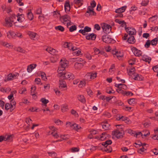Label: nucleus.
<instances>
[{
	"instance_id": "nucleus-1",
	"label": "nucleus",
	"mask_w": 158,
	"mask_h": 158,
	"mask_svg": "<svg viewBox=\"0 0 158 158\" xmlns=\"http://www.w3.org/2000/svg\"><path fill=\"white\" fill-rule=\"evenodd\" d=\"M58 76L63 79H67L70 80L72 79H73L74 78V75L72 73L69 72L66 73H63L62 72H59Z\"/></svg>"
},
{
	"instance_id": "nucleus-2",
	"label": "nucleus",
	"mask_w": 158,
	"mask_h": 158,
	"mask_svg": "<svg viewBox=\"0 0 158 158\" xmlns=\"http://www.w3.org/2000/svg\"><path fill=\"white\" fill-rule=\"evenodd\" d=\"M102 39L103 42L107 44L114 43L115 42V41L108 35H103L102 37Z\"/></svg>"
},
{
	"instance_id": "nucleus-3",
	"label": "nucleus",
	"mask_w": 158,
	"mask_h": 158,
	"mask_svg": "<svg viewBox=\"0 0 158 158\" xmlns=\"http://www.w3.org/2000/svg\"><path fill=\"white\" fill-rule=\"evenodd\" d=\"M112 135H115L117 139L122 138L123 137V135H124V131L123 130H116L112 131Z\"/></svg>"
},
{
	"instance_id": "nucleus-4",
	"label": "nucleus",
	"mask_w": 158,
	"mask_h": 158,
	"mask_svg": "<svg viewBox=\"0 0 158 158\" xmlns=\"http://www.w3.org/2000/svg\"><path fill=\"white\" fill-rule=\"evenodd\" d=\"M101 26L103 32L106 34L109 33L111 30V26L105 23L101 24Z\"/></svg>"
},
{
	"instance_id": "nucleus-5",
	"label": "nucleus",
	"mask_w": 158,
	"mask_h": 158,
	"mask_svg": "<svg viewBox=\"0 0 158 158\" xmlns=\"http://www.w3.org/2000/svg\"><path fill=\"white\" fill-rule=\"evenodd\" d=\"M125 29L130 36L132 35H134L136 34V31L134 28H132L129 27H127L126 24H125Z\"/></svg>"
},
{
	"instance_id": "nucleus-6",
	"label": "nucleus",
	"mask_w": 158,
	"mask_h": 158,
	"mask_svg": "<svg viewBox=\"0 0 158 158\" xmlns=\"http://www.w3.org/2000/svg\"><path fill=\"white\" fill-rule=\"evenodd\" d=\"M60 63V66L58 68V71H63L67 65L66 61H63L61 59Z\"/></svg>"
},
{
	"instance_id": "nucleus-7",
	"label": "nucleus",
	"mask_w": 158,
	"mask_h": 158,
	"mask_svg": "<svg viewBox=\"0 0 158 158\" xmlns=\"http://www.w3.org/2000/svg\"><path fill=\"white\" fill-rule=\"evenodd\" d=\"M60 20L61 22L65 24L67 21H70L71 20L70 17L67 15H65L61 16H60Z\"/></svg>"
},
{
	"instance_id": "nucleus-8",
	"label": "nucleus",
	"mask_w": 158,
	"mask_h": 158,
	"mask_svg": "<svg viewBox=\"0 0 158 158\" xmlns=\"http://www.w3.org/2000/svg\"><path fill=\"white\" fill-rule=\"evenodd\" d=\"M86 38L87 40H94L95 39L96 37V35L94 33H91L86 36Z\"/></svg>"
},
{
	"instance_id": "nucleus-9",
	"label": "nucleus",
	"mask_w": 158,
	"mask_h": 158,
	"mask_svg": "<svg viewBox=\"0 0 158 158\" xmlns=\"http://www.w3.org/2000/svg\"><path fill=\"white\" fill-rule=\"evenodd\" d=\"M71 49L73 51V54L74 55H77L78 56L81 54V51L80 50H78L76 47L74 48L72 46Z\"/></svg>"
},
{
	"instance_id": "nucleus-10",
	"label": "nucleus",
	"mask_w": 158,
	"mask_h": 158,
	"mask_svg": "<svg viewBox=\"0 0 158 158\" xmlns=\"http://www.w3.org/2000/svg\"><path fill=\"white\" fill-rule=\"evenodd\" d=\"M132 49L134 51V54L135 56H139L141 55V51L139 50L135 47H133Z\"/></svg>"
},
{
	"instance_id": "nucleus-11",
	"label": "nucleus",
	"mask_w": 158,
	"mask_h": 158,
	"mask_svg": "<svg viewBox=\"0 0 158 158\" xmlns=\"http://www.w3.org/2000/svg\"><path fill=\"white\" fill-rule=\"evenodd\" d=\"M36 66V64H32L29 65L27 68V72L28 73H31L35 68Z\"/></svg>"
},
{
	"instance_id": "nucleus-12",
	"label": "nucleus",
	"mask_w": 158,
	"mask_h": 158,
	"mask_svg": "<svg viewBox=\"0 0 158 158\" xmlns=\"http://www.w3.org/2000/svg\"><path fill=\"white\" fill-rule=\"evenodd\" d=\"M69 1H67L64 4V9L65 11L67 12H69L70 9V5L69 3Z\"/></svg>"
},
{
	"instance_id": "nucleus-13",
	"label": "nucleus",
	"mask_w": 158,
	"mask_h": 158,
	"mask_svg": "<svg viewBox=\"0 0 158 158\" xmlns=\"http://www.w3.org/2000/svg\"><path fill=\"white\" fill-rule=\"evenodd\" d=\"M126 8L127 6H123L121 8L116 9L115 10V12L116 13H122L123 12L125 11Z\"/></svg>"
},
{
	"instance_id": "nucleus-14",
	"label": "nucleus",
	"mask_w": 158,
	"mask_h": 158,
	"mask_svg": "<svg viewBox=\"0 0 158 158\" xmlns=\"http://www.w3.org/2000/svg\"><path fill=\"white\" fill-rule=\"evenodd\" d=\"M28 12L27 13V17L29 19L31 20L33 18V15L31 11V9L28 10Z\"/></svg>"
},
{
	"instance_id": "nucleus-15",
	"label": "nucleus",
	"mask_w": 158,
	"mask_h": 158,
	"mask_svg": "<svg viewBox=\"0 0 158 158\" xmlns=\"http://www.w3.org/2000/svg\"><path fill=\"white\" fill-rule=\"evenodd\" d=\"M83 66V64L82 63H79L76 62L75 63L74 65V68L76 69H80Z\"/></svg>"
},
{
	"instance_id": "nucleus-16",
	"label": "nucleus",
	"mask_w": 158,
	"mask_h": 158,
	"mask_svg": "<svg viewBox=\"0 0 158 158\" xmlns=\"http://www.w3.org/2000/svg\"><path fill=\"white\" fill-rule=\"evenodd\" d=\"M5 22L4 25L6 27H11L12 26V23L9 21V20L7 18H6L5 19Z\"/></svg>"
},
{
	"instance_id": "nucleus-17",
	"label": "nucleus",
	"mask_w": 158,
	"mask_h": 158,
	"mask_svg": "<svg viewBox=\"0 0 158 158\" xmlns=\"http://www.w3.org/2000/svg\"><path fill=\"white\" fill-rule=\"evenodd\" d=\"M127 41L130 44H134L135 41L134 36L130 35L127 40Z\"/></svg>"
},
{
	"instance_id": "nucleus-18",
	"label": "nucleus",
	"mask_w": 158,
	"mask_h": 158,
	"mask_svg": "<svg viewBox=\"0 0 158 158\" xmlns=\"http://www.w3.org/2000/svg\"><path fill=\"white\" fill-rule=\"evenodd\" d=\"M101 124L103 129H104L105 130H108L110 126V125L107 122L102 123Z\"/></svg>"
},
{
	"instance_id": "nucleus-19",
	"label": "nucleus",
	"mask_w": 158,
	"mask_h": 158,
	"mask_svg": "<svg viewBox=\"0 0 158 158\" xmlns=\"http://www.w3.org/2000/svg\"><path fill=\"white\" fill-rule=\"evenodd\" d=\"M59 87L60 88H65L66 87L65 82L63 80H59Z\"/></svg>"
},
{
	"instance_id": "nucleus-20",
	"label": "nucleus",
	"mask_w": 158,
	"mask_h": 158,
	"mask_svg": "<svg viewBox=\"0 0 158 158\" xmlns=\"http://www.w3.org/2000/svg\"><path fill=\"white\" fill-rule=\"evenodd\" d=\"M115 21L116 23H118L119 24H121V26L122 27H125V24H126V23L124 21L116 19L115 20Z\"/></svg>"
},
{
	"instance_id": "nucleus-21",
	"label": "nucleus",
	"mask_w": 158,
	"mask_h": 158,
	"mask_svg": "<svg viewBox=\"0 0 158 158\" xmlns=\"http://www.w3.org/2000/svg\"><path fill=\"white\" fill-rule=\"evenodd\" d=\"M78 100L81 102L84 103L85 102V100L84 97L83 95H78L77 96Z\"/></svg>"
},
{
	"instance_id": "nucleus-22",
	"label": "nucleus",
	"mask_w": 158,
	"mask_h": 158,
	"mask_svg": "<svg viewBox=\"0 0 158 158\" xmlns=\"http://www.w3.org/2000/svg\"><path fill=\"white\" fill-rule=\"evenodd\" d=\"M142 60L143 61L148 62L149 64L150 61L151 60V58L147 56H144L142 57Z\"/></svg>"
},
{
	"instance_id": "nucleus-23",
	"label": "nucleus",
	"mask_w": 158,
	"mask_h": 158,
	"mask_svg": "<svg viewBox=\"0 0 158 158\" xmlns=\"http://www.w3.org/2000/svg\"><path fill=\"white\" fill-rule=\"evenodd\" d=\"M128 103L131 105L134 106L136 103V99L132 98L128 100Z\"/></svg>"
},
{
	"instance_id": "nucleus-24",
	"label": "nucleus",
	"mask_w": 158,
	"mask_h": 158,
	"mask_svg": "<svg viewBox=\"0 0 158 158\" xmlns=\"http://www.w3.org/2000/svg\"><path fill=\"white\" fill-rule=\"evenodd\" d=\"M40 101L43 103L42 105H43L45 106H46L47 104L49 102L48 100L44 98H41L40 100Z\"/></svg>"
},
{
	"instance_id": "nucleus-25",
	"label": "nucleus",
	"mask_w": 158,
	"mask_h": 158,
	"mask_svg": "<svg viewBox=\"0 0 158 158\" xmlns=\"http://www.w3.org/2000/svg\"><path fill=\"white\" fill-rule=\"evenodd\" d=\"M105 148H104V151L105 152H110L112 151V148L110 146H104Z\"/></svg>"
},
{
	"instance_id": "nucleus-26",
	"label": "nucleus",
	"mask_w": 158,
	"mask_h": 158,
	"mask_svg": "<svg viewBox=\"0 0 158 158\" xmlns=\"http://www.w3.org/2000/svg\"><path fill=\"white\" fill-rule=\"evenodd\" d=\"M28 34L31 39L34 40V39L36 35V33L31 31H29L28 32Z\"/></svg>"
},
{
	"instance_id": "nucleus-27",
	"label": "nucleus",
	"mask_w": 158,
	"mask_h": 158,
	"mask_svg": "<svg viewBox=\"0 0 158 158\" xmlns=\"http://www.w3.org/2000/svg\"><path fill=\"white\" fill-rule=\"evenodd\" d=\"M73 46L72 44L70 43H68L67 42H65L64 44V47L65 48H68L70 49H71V47Z\"/></svg>"
},
{
	"instance_id": "nucleus-28",
	"label": "nucleus",
	"mask_w": 158,
	"mask_h": 158,
	"mask_svg": "<svg viewBox=\"0 0 158 158\" xmlns=\"http://www.w3.org/2000/svg\"><path fill=\"white\" fill-rule=\"evenodd\" d=\"M112 143V141L111 140L108 139L105 142L102 143V145L104 146H107L108 145L111 144Z\"/></svg>"
},
{
	"instance_id": "nucleus-29",
	"label": "nucleus",
	"mask_w": 158,
	"mask_h": 158,
	"mask_svg": "<svg viewBox=\"0 0 158 158\" xmlns=\"http://www.w3.org/2000/svg\"><path fill=\"white\" fill-rule=\"evenodd\" d=\"M55 28L56 30L60 31L61 32H63L64 30V27L60 25L56 26L55 27Z\"/></svg>"
},
{
	"instance_id": "nucleus-30",
	"label": "nucleus",
	"mask_w": 158,
	"mask_h": 158,
	"mask_svg": "<svg viewBox=\"0 0 158 158\" xmlns=\"http://www.w3.org/2000/svg\"><path fill=\"white\" fill-rule=\"evenodd\" d=\"M25 19L24 15H21L20 16L17 18V20L19 22L21 23Z\"/></svg>"
},
{
	"instance_id": "nucleus-31",
	"label": "nucleus",
	"mask_w": 158,
	"mask_h": 158,
	"mask_svg": "<svg viewBox=\"0 0 158 158\" xmlns=\"http://www.w3.org/2000/svg\"><path fill=\"white\" fill-rule=\"evenodd\" d=\"M158 41V37H156L151 41V44L152 45H156Z\"/></svg>"
},
{
	"instance_id": "nucleus-32",
	"label": "nucleus",
	"mask_w": 158,
	"mask_h": 158,
	"mask_svg": "<svg viewBox=\"0 0 158 158\" xmlns=\"http://www.w3.org/2000/svg\"><path fill=\"white\" fill-rule=\"evenodd\" d=\"M91 7L90 6H88L87 9V11H86V13H85V15L88 16V15H90V13H91L92 11V9H91Z\"/></svg>"
},
{
	"instance_id": "nucleus-33",
	"label": "nucleus",
	"mask_w": 158,
	"mask_h": 158,
	"mask_svg": "<svg viewBox=\"0 0 158 158\" xmlns=\"http://www.w3.org/2000/svg\"><path fill=\"white\" fill-rule=\"evenodd\" d=\"M83 0H74V3L75 4H77L80 6L83 4Z\"/></svg>"
},
{
	"instance_id": "nucleus-34",
	"label": "nucleus",
	"mask_w": 158,
	"mask_h": 158,
	"mask_svg": "<svg viewBox=\"0 0 158 158\" xmlns=\"http://www.w3.org/2000/svg\"><path fill=\"white\" fill-rule=\"evenodd\" d=\"M13 76L12 74L11 73L9 74L7 76V79L5 78L4 79V81H10L13 80Z\"/></svg>"
},
{
	"instance_id": "nucleus-35",
	"label": "nucleus",
	"mask_w": 158,
	"mask_h": 158,
	"mask_svg": "<svg viewBox=\"0 0 158 158\" xmlns=\"http://www.w3.org/2000/svg\"><path fill=\"white\" fill-rule=\"evenodd\" d=\"M85 79L87 81H89L91 79V77H90V73H88L85 76Z\"/></svg>"
},
{
	"instance_id": "nucleus-36",
	"label": "nucleus",
	"mask_w": 158,
	"mask_h": 158,
	"mask_svg": "<svg viewBox=\"0 0 158 158\" xmlns=\"http://www.w3.org/2000/svg\"><path fill=\"white\" fill-rule=\"evenodd\" d=\"M143 77L141 76H140L139 75L137 74L136 77H135L134 79L135 80H137L139 81L142 80L143 79Z\"/></svg>"
},
{
	"instance_id": "nucleus-37",
	"label": "nucleus",
	"mask_w": 158,
	"mask_h": 158,
	"mask_svg": "<svg viewBox=\"0 0 158 158\" xmlns=\"http://www.w3.org/2000/svg\"><path fill=\"white\" fill-rule=\"evenodd\" d=\"M118 58L120 59L121 57H122L123 56V53L122 52H117L116 55Z\"/></svg>"
},
{
	"instance_id": "nucleus-38",
	"label": "nucleus",
	"mask_w": 158,
	"mask_h": 158,
	"mask_svg": "<svg viewBox=\"0 0 158 158\" xmlns=\"http://www.w3.org/2000/svg\"><path fill=\"white\" fill-rule=\"evenodd\" d=\"M73 128L75 129V130H77L78 129H79L80 128H81L80 126H79L78 124L74 123L72 124Z\"/></svg>"
},
{
	"instance_id": "nucleus-39",
	"label": "nucleus",
	"mask_w": 158,
	"mask_h": 158,
	"mask_svg": "<svg viewBox=\"0 0 158 158\" xmlns=\"http://www.w3.org/2000/svg\"><path fill=\"white\" fill-rule=\"evenodd\" d=\"M60 137L63 140H66L69 138V136L68 135H61L60 136Z\"/></svg>"
},
{
	"instance_id": "nucleus-40",
	"label": "nucleus",
	"mask_w": 158,
	"mask_h": 158,
	"mask_svg": "<svg viewBox=\"0 0 158 158\" xmlns=\"http://www.w3.org/2000/svg\"><path fill=\"white\" fill-rule=\"evenodd\" d=\"M77 29V27L76 25H74L70 27L69 28V31L70 32H73Z\"/></svg>"
},
{
	"instance_id": "nucleus-41",
	"label": "nucleus",
	"mask_w": 158,
	"mask_h": 158,
	"mask_svg": "<svg viewBox=\"0 0 158 158\" xmlns=\"http://www.w3.org/2000/svg\"><path fill=\"white\" fill-rule=\"evenodd\" d=\"M135 70V68L134 67H132L130 69L129 71L128 72V74L129 75L133 74L134 73V71Z\"/></svg>"
},
{
	"instance_id": "nucleus-42",
	"label": "nucleus",
	"mask_w": 158,
	"mask_h": 158,
	"mask_svg": "<svg viewBox=\"0 0 158 158\" xmlns=\"http://www.w3.org/2000/svg\"><path fill=\"white\" fill-rule=\"evenodd\" d=\"M68 110V106L66 105H64L63 106L61 109V110L62 112H63L66 111Z\"/></svg>"
},
{
	"instance_id": "nucleus-43",
	"label": "nucleus",
	"mask_w": 158,
	"mask_h": 158,
	"mask_svg": "<svg viewBox=\"0 0 158 158\" xmlns=\"http://www.w3.org/2000/svg\"><path fill=\"white\" fill-rule=\"evenodd\" d=\"M70 150L72 152H78L79 150V149L77 147L72 148Z\"/></svg>"
},
{
	"instance_id": "nucleus-44",
	"label": "nucleus",
	"mask_w": 158,
	"mask_h": 158,
	"mask_svg": "<svg viewBox=\"0 0 158 158\" xmlns=\"http://www.w3.org/2000/svg\"><path fill=\"white\" fill-rule=\"evenodd\" d=\"M151 44V41L149 40H148L144 45L145 47L146 48H148Z\"/></svg>"
},
{
	"instance_id": "nucleus-45",
	"label": "nucleus",
	"mask_w": 158,
	"mask_h": 158,
	"mask_svg": "<svg viewBox=\"0 0 158 158\" xmlns=\"http://www.w3.org/2000/svg\"><path fill=\"white\" fill-rule=\"evenodd\" d=\"M110 137V135L106 134V135L101 136V138H103V140L106 139H109Z\"/></svg>"
},
{
	"instance_id": "nucleus-46",
	"label": "nucleus",
	"mask_w": 158,
	"mask_h": 158,
	"mask_svg": "<svg viewBox=\"0 0 158 158\" xmlns=\"http://www.w3.org/2000/svg\"><path fill=\"white\" fill-rule=\"evenodd\" d=\"M116 126L117 127V130H123V129L124 127V126L122 125H116Z\"/></svg>"
},
{
	"instance_id": "nucleus-47",
	"label": "nucleus",
	"mask_w": 158,
	"mask_h": 158,
	"mask_svg": "<svg viewBox=\"0 0 158 158\" xmlns=\"http://www.w3.org/2000/svg\"><path fill=\"white\" fill-rule=\"evenodd\" d=\"M90 73V77H91V79H94V78L97 77V73H93L91 72Z\"/></svg>"
},
{
	"instance_id": "nucleus-48",
	"label": "nucleus",
	"mask_w": 158,
	"mask_h": 158,
	"mask_svg": "<svg viewBox=\"0 0 158 158\" xmlns=\"http://www.w3.org/2000/svg\"><path fill=\"white\" fill-rule=\"evenodd\" d=\"M84 30L86 33V32H89L91 31V28L90 27L88 26H85L84 28Z\"/></svg>"
},
{
	"instance_id": "nucleus-49",
	"label": "nucleus",
	"mask_w": 158,
	"mask_h": 158,
	"mask_svg": "<svg viewBox=\"0 0 158 158\" xmlns=\"http://www.w3.org/2000/svg\"><path fill=\"white\" fill-rule=\"evenodd\" d=\"M157 15H154V16H153L149 18L153 22L155 20H156L157 19Z\"/></svg>"
},
{
	"instance_id": "nucleus-50",
	"label": "nucleus",
	"mask_w": 158,
	"mask_h": 158,
	"mask_svg": "<svg viewBox=\"0 0 158 158\" xmlns=\"http://www.w3.org/2000/svg\"><path fill=\"white\" fill-rule=\"evenodd\" d=\"M86 152V151L85 149H82L80 152L79 155L80 156H83Z\"/></svg>"
},
{
	"instance_id": "nucleus-51",
	"label": "nucleus",
	"mask_w": 158,
	"mask_h": 158,
	"mask_svg": "<svg viewBox=\"0 0 158 158\" xmlns=\"http://www.w3.org/2000/svg\"><path fill=\"white\" fill-rule=\"evenodd\" d=\"M128 62L129 64L132 65L135 64V59H131L130 60L128 61Z\"/></svg>"
},
{
	"instance_id": "nucleus-52",
	"label": "nucleus",
	"mask_w": 158,
	"mask_h": 158,
	"mask_svg": "<svg viewBox=\"0 0 158 158\" xmlns=\"http://www.w3.org/2000/svg\"><path fill=\"white\" fill-rule=\"evenodd\" d=\"M135 144L136 145H138V146H135L136 148H138L140 147L142 144V143H141V142L139 141H138L137 143H135Z\"/></svg>"
},
{
	"instance_id": "nucleus-53",
	"label": "nucleus",
	"mask_w": 158,
	"mask_h": 158,
	"mask_svg": "<svg viewBox=\"0 0 158 158\" xmlns=\"http://www.w3.org/2000/svg\"><path fill=\"white\" fill-rule=\"evenodd\" d=\"M85 83L84 81H81L79 84V87H82V86H85Z\"/></svg>"
},
{
	"instance_id": "nucleus-54",
	"label": "nucleus",
	"mask_w": 158,
	"mask_h": 158,
	"mask_svg": "<svg viewBox=\"0 0 158 158\" xmlns=\"http://www.w3.org/2000/svg\"><path fill=\"white\" fill-rule=\"evenodd\" d=\"M33 89H34V91H35L36 89V86L33 85L31 88V95H32L33 96L35 95V93L32 94V91Z\"/></svg>"
},
{
	"instance_id": "nucleus-55",
	"label": "nucleus",
	"mask_w": 158,
	"mask_h": 158,
	"mask_svg": "<svg viewBox=\"0 0 158 158\" xmlns=\"http://www.w3.org/2000/svg\"><path fill=\"white\" fill-rule=\"evenodd\" d=\"M13 135H8L7 136V137H5V141H6L7 140H11L12 139V138Z\"/></svg>"
},
{
	"instance_id": "nucleus-56",
	"label": "nucleus",
	"mask_w": 158,
	"mask_h": 158,
	"mask_svg": "<svg viewBox=\"0 0 158 158\" xmlns=\"http://www.w3.org/2000/svg\"><path fill=\"white\" fill-rule=\"evenodd\" d=\"M91 6L92 8H94L96 6V3L94 0L92 1L90 3Z\"/></svg>"
},
{
	"instance_id": "nucleus-57",
	"label": "nucleus",
	"mask_w": 158,
	"mask_h": 158,
	"mask_svg": "<svg viewBox=\"0 0 158 158\" xmlns=\"http://www.w3.org/2000/svg\"><path fill=\"white\" fill-rule=\"evenodd\" d=\"M10 105L9 103H6L5 105V109L6 110H8L10 108Z\"/></svg>"
},
{
	"instance_id": "nucleus-58",
	"label": "nucleus",
	"mask_w": 158,
	"mask_h": 158,
	"mask_svg": "<svg viewBox=\"0 0 158 158\" xmlns=\"http://www.w3.org/2000/svg\"><path fill=\"white\" fill-rule=\"evenodd\" d=\"M153 71L155 72H158V65L153 66L152 68Z\"/></svg>"
},
{
	"instance_id": "nucleus-59",
	"label": "nucleus",
	"mask_w": 158,
	"mask_h": 158,
	"mask_svg": "<svg viewBox=\"0 0 158 158\" xmlns=\"http://www.w3.org/2000/svg\"><path fill=\"white\" fill-rule=\"evenodd\" d=\"M94 49V52L95 53V54L96 55L98 54L99 53L100 54L101 51H100V50L98 48H95V49Z\"/></svg>"
},
{
	"instance_id": "nucleus-60",
	"label": "nucleus",
	"mask_w": 158,
	"mask_h": 158,
	"mask_svg": "<svg viewBox=\"0 0 158 158\" xmlns=\"http://www.w3.org/2000/svg\"><path fill=\"white\" fill-rule=\"evenodd\" d=\"M128 132L129 133H130V134L132 135H134L135 136V131H134L131 129H129V130H128Z\"/></svg>"
},
{
	"instance_id": "nucleus-61",
	"label": "nucleus",
	"mask_w": 158,
	"mask_h": 158,
	"mask_svg": "<svg viewBox=\"0 0 158 158\" xmlns=\"http://www.w3.org/2000/svg\"><path fill=\"white\" fill-rule=\"evenodd\" d=\"M144 150H146V149H145L144 147H142V148L139 149L138 152L140 154H141V152H144Z\"/></svg>"
},
{
	"instance_id": "nucleus-62",
	"label": "nucleus",
	"mask_w": 158,
	"mask_h": 158,
	"mask_svg": "<svg viewBox=\"0 0 158 158\" xmlns=\"http://www.w3.org/2000/svg\"><path fill=\"white\" fill-rule=\"evenodd\" d=\"M94 28L98 31L100 29V27L98 24H96L94 25Z\"/></svg>"
},
{
	"instance_id": "nucleus-63",
	"label": "nucleus",
	"mask_w": 158,
	"mask_h": 158,
	"mask_svg": "<svg viewBox=\"0 0 158 158\" xmlns=\"http://www.w3.org/2000/svg\"><path fill=\"white\" fill-rule=\"evenodd\" d=\"M51 134L54 137L56 138H57L59 136L57 132L54 133V132H52Z\"/></svg>"
},
{
	"instance_id": "nucleus-64",
	"label": "nucleus",
	"mask_w": 158,
	"mask_h": 158,
	"mask_svg": "<svg viewBox=\"0 0 158 158\" xmlns=\"http://www.w3.org/2000/svg\"><path fill=\"white\" fill-rule=\"evenodd\" d=\"M17 51L22 53H24L25 50L22 49L21 47H19L17 48Z\"/></svg>"
}]
</instances>
